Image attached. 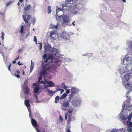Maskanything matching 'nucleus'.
I'll return each instance as SVG.
<instances>
[{
  "mask_svg": "<svg viewBox=\"0 0 132 132\" xmlns=\"http://www.w3.org/2000/svg\"><path fill=\"white\" fill-rule=\"evenodd\" d=\"M66 130H67V132H71L70 129L69 128L67 129H66Z\"/></svg>",
  "mask_w": 132,
  "mask_h": 132,
  "instance_id": "obj_52",
  "label": "nucleus"
},
{
  "mask_svg": "<svg viewBox=\"0 0 132 132\" xmlns=\"http://www.w3.org/2000/svg\"><path fill=\"white\" fill-rule=\"evenodd\" d=\"M10 67H8V70L10 71H11V70L10 69Z\"/></svg>",
  "mask_w": 132,
  "mask_h": 132,
  "instance_id": "obj_62",
  "label": "nucleus"
},
{
  "mask_svg": "<svg viewBox=\"0 0 132 132\" xmlns=\"http://www.w3.org/2000/svg\"><path fill=\"white\" fill-rule=\"evenodd\" d=\"M123 63L124 65H132V58L129 54H126L123 59Z\"/></svg>",
  "mask_w": 132,
  "mask_h": 132,
  "instance_id": "obj_3",
  "label": "nucleus"
},
{
  "mask_svg": "<svg viewBox=\"0 0 132 132\" xmlns=\"http://www.w3.org/2000/svg\"><path fill=\"white\" fill-rule=\"evenodd\" d=\"M60 91H61V94L64 92V90L63 89H61Z\"/></svg>",
  "mask_w": 132,
  "mask_h": 132,
  "instance_id": "obj_58",
  "label": "nucleus"
},
{
  "mask_svg": "<svg viewBox=\"0 0 132 132\" xmlns=\"http://www.w3.org/2000/svg\"><path fill=\"white\" fill-rule=\"evenodd\" d=\"M81 5L80 4H77L73 8V10H72L71 11V13L73 15H76L78 13L79 11V10Z\"/></svg>",
  "mask_w": 132,
  "mask_h": 132,
  "instance_id": "obj_5",
  "label": "nucleus"
},
{
  "mask_svg": "<svg viewBox=\"0 0 132 132\" xmlns=\"http://www.w3.org/2000/svg\"><path fill=\"white\" fill-rule=\"evenodd\" d=\"M44 86L45 88H47L49 86V85H45V84H44Z\"/></svg>",
  "mask_w": 132,
  "mask_h": 132,
  "instance_id": "obj_59",
  "label": "nucleus"
},
{
  "mask_svg": "<svg viewBox=\"0 0 132 132\" xmlns=\"http://www.w3.org/2000/svg\"><path fill=\"white\" fill-rule=\"evenodd\" d=\"M68 113L67 112L66 113L65 115V120H67V119L68 116Z\"/></svg>",
  "mask_w": 132,
  "mask_h": 132,
  "instance_id": "obj_41",
  "label": "nucleus"
},
{
  "mask_svg": "<svg viewBox=\"0 0 132 132\" xmlns=\"http://www.w3.org/2000/svg\"><path fill=\"white\" fill-rule=\"evenodd\" d=\"M74 23H75V21L72 23V24L74 26L75 25V24H74Z\"/></svg>",
  "mask_w": 132,
  "mask_h": 132,
  "instance_id": "obj_61",
  "label": "nucleus"
},
{
  "mask_svg": "<svg viewBox=\"0 0 132 132\" xmlns=\"http://www.w3.org/2000/svg\"><path fill=\"white\" fill-rule=\"evenodd\" d=\"M47 90L48 93L50 94H54L56 92V91H53L51 90H50L49 89H47Z\"/></svg>",
  "mask_w": 132,
  "mask_h": 132,
  "instance_id": "obj_30",
  "label": "nucleus"
},
{
  "mask_svg": "<svg viewBox=\"0 0 132 132\" xmlns=\"http://www.w3.org/2000/svg\"><path fill=\"white\" fill-rule=\"evenodd\" d=\"M78 91V90L76 88L72 87L71 89V94L70 96V98L71 99L74 95L77 93Z\"/></svg>",
  "mask_w": 132,
  "mask_h": 132,
  "instance_id": "obj_13",
  "label": "nucleus"
},
{
  "mask_svg": "<svg viewBox=\"0 0 132 132\" xmlns=\"http://www.w3.org/2000/svg\"><path fill=\"white\" fill-rule=\"evenodd\" d=\"M22 17L25 23H28V20L26 19V16L25 15H23Z\"/></svg>",
  "mask_w": 132,
  "mask_h": 132,
  "instance_id": "obj_29",
  "label": "nucleus"
},
{
  "mask_svg": "<svg viewBox=\"0 0 132 132\" xmlns=\"http://www.w3.org/2000/svg\"><path fill=\"white\" fill-rule=\"evenodd\" d=\"M56 11V15H57V16H62V15L63 14V11L59 8L57 9Z\"/></svg>",
  "mask_w": 132,
  "mask_h": 132,
  "instance_id": "obj_15",
  "label": "nucleus"
},
{
  "mask_svg": "<svg viewBox=\"0 0 132 132\" xmlns=\"http://www.w3.org/2000/svg\"><path fill=\"white\" fill-rule=\"evenodd\" d=\"M72 0H67L66 3L63 4L62 5L63 10L65 11H68L69 10L72 6V4L73 3Z\"/></svg>",
  "mask_w": 132,
  "mask_h": 132,
  "instance_id": "obj_4",
  "label": "nucleus"
},
{
  "mask_svg": "<svg viewBox=\"0 0 132 132\" xmlns=\"http://www.w3.org/2000/svg\"><path fill=\"white\" fill-rule=\"evenodd\" d=\"M55 62L57 64H58V63H59V62H60V61H59V60H56Z\"/></svg>",
  "mask_w": 132,
  "mask_h": 132,
  "instance_id": "obj_55",
  "label": "nucleus"
},
{
  "mask_svg": "<svg viewBox=\"0 0 132 132\" xmlns=\"http://www.w3.org/2000/svg\"><path fill=\"white\" fill-rule=\"evenodd\" d=\"M44 80L45 82L47 84H49V86L50 87H52L54 86V85L53 83V82L51 81H48L46 79H45Z\"/></svg>",
  "mask_w": 132,
  "mask_h": 132,
  "instance_id": "obj_21",
  "label": "nucleus"
},
{
  "mask_svg": "<svg viewBox=\"0 0 132 132\" xmlns=\"http://www.w3.org/2000/svg\"><path fill=\"white\" fill-rule=\"evenodd\" d=\"M69 105V102L68 101L66 102L64 101L63 102L62 105L63 107H67V110L69 112L71 113L72 112L73 109L72 108L68 106Z\"/></svg>",
  "mask_w": 132,
  "mask_h": 132,
  "instance_id": "obj_6",
  "label": "nucleus"
},
{
  "mask_svg": "<svg viewBox=\"0 0 132 132\" xmlns=\"http://www.w3.org/2000/svg\"><path fill=\"white\" fill-rule=\"evenodd\" d=\"M34 40L35 42L37 44V39L36 37L35 36L34 37Z\"/></svg>",
  "mask_w": 132,
  "mask_h": 132,
  "instance_id": "obj_40",
  "label": "nucleus"
},
{
  "mask_svg": "<svg viewBox=\"0 0 132 132\" xmlns=\"http://www.w3.org/2000/svg\"><path fill=\"white\" fill-rule=\"evenodd\" d=\"M31 121L32 125L35 129L37 132H40V131L38 128L39 127V125H37V123L36 120L33 118H32Z\"/></svg>",
  "mask_w": 132,
  "mask_h": 132,
  "instance_id": "obj_8",
  "label": "nucleus"
},
{
  "mask_svg": "<svg viewBox=\"0 0 132 132\" xmlns=\"http://www.w3.org/2000/svg\"><path fill=\"white\" fill-rule=\"evenodd\" d=\"M13 2L12 1H9L6 4V7H8L11 4L12 2Z\"/></svg>",
  "mask_w": 132,
  "mask_h": 132,
  "instance_id": "obj_34",
  "label": "nucleus"
},
{
  "mask_svg": "<svg viewBox=\"0 0 132 132\" xmlns=\"http://www.w3.org/2000/svg\"><path fill=\"white\" fill-rule=\"evenodd\" d=\"M130 92V91H128L126 93V97L127 98V100H125L124 101L122 105V108L121 111V112H122L124 110L130 111L132 110V105L131 104H130L131 98L130 97H129L128 96Z\"/></svg>",
  "mask_w": 132,
  "mask_h": 132,
  "instance_id": "obj_2",
  "label": "nucleus"
},
{
  "mask_svg": "<svg viewBox=\"0 0 132 132\" xmlns=\"http://www.w3.org/2000/svg\"><path fill=\"white\" fill-rule=\"evenodd\" d=\"M128 72L126 73L122 79L123 84L125 87L128 88L132 87L131 84H130L127 81L129 80L132 76V67L129 70H128Z\"/></svg>",
  "mask_w": 132,
  "mask_h": 132,
  "instance_id": "obj_1",
  "label": "nucleus"
},
{
  "mask_svg": "<svg viewBox=\"0 0 132 132\" xmlns=\"http://www.w3.org/2000/svg\"><path fill=\"white\" fill-rule=\"evenodd\" d=\"M20 73V71H17L16 72H15L14 74L15 76V77H17L18 78H19L20 76L19 75V74Z\"/></svg>",
  "mask_w": 132,
  "mask_h": 132,
  "instance_id": "obj_25",
  "label": "nucleus"
},
{
  "mask_svg": "<svg viewBox=\"0 0 132 132\" xmlns=\"http://www.w3.org/2000/svg\"><path fill=\"white\" fill-rule=\"evenodd\" d=\"M24 103L26 105L27 107H30V105L29 103V101L26 100L25 101Z\"/></svg>",
  "mask_w": 132,
  "mask_h": 132,
  "instance_id": "obj_26",
  "label": "nucleus"
},
{
  "mask_svg": "<svg viewBox=\"0 0 132 132\" xmlns=\"http://www.w3.org/2000/svg\"><path fill=\"white\" fill-rule=\"evenodd\" d=\"M42 132H45V130L44 129H42Z\"/></svg>",
  "mask_w": 132,
  "mask_h": 132,
  "instance_id": "obj_64",
  "label": "nucleus"
},
{
  "mask_svg": "<svg viewBox=\"0 0 132 132\" xmlns=\"http://www.w3.org/2000/svg\"><path fill=\"white\" fill-rule=\"evenodd\" d=\"M42 70H41L40 72V74L41 76H43L45 75L46 74V72L47 70L51 68V67H43Z\"/></svg>",
  "mask_w": 132,
  "mask_h": 132,
  "instance_id": "obj_12",
  "label": "nucleus"
},
{
  "mask_svg": "<svg viewBox=\"0 0 132 132\" xmlns=\"http://www.w3.org/2000/svg\"><path fill=\"white\" fill-rule=\"evenodd\" d=\"M71 115H70L69 116L68 119V123H70L71 121L72 120L71 119Z\"/></svg>",
  "mask_w": 132,
  "mask_h": 132,
  "instance_id": "obj_33",
  "label": "nucleus"
},
{
  "mask_svg": "<svg viewBox=\"0 0 132 132\" xmlns=\"http://www.w3.org/2000/svg\"><path fill=\"white\" fill-rule=\"evenodd\" d=\"M34 63L32 62V60L31 61V66H34Z\"/></svg>",
  "mask_w": 132,
  "mask_h": 132,
  "instance_id": "obj_50",
  "label": "nucleus"
},
{
  "mask_svg": "<svg viewBox=\"0 0 132 132\" xmlns=\"http://www.w3.org/2000/svg\"><path fill=\"white\" fill-rule=\"evenodd\" d=\"M27 18L28 20H29L31 18V16L28 15L27 16Z\"/></svg>",
  "mask_w": 132,
  "mask_h": 132,
  "instance_id": "obj_48",
  "label": "nucleus"
},
{
  "mask_svg": "<svg viewBox=\"0 0 132 132\" xmlns=\"http://www.w3.org/2000/svg\"><path fill=\"white\" fill-rule=\"evenodd\" d=\"M23 51V50L21 49H19L18 51V53H21Z\"/></svg>",
  "mask_w": 132,
  "mask_h": 132,
  "instance_id": "obj_47",
  "label": "nucleus"
},
{
  "mask_svg": "<svg viewBox=\"0 0 132 132\" xmlns=\"http://www.w3.org/2000/svg\"><path fill=\"white\" fill-rule=\"evenodd\" d=\"M39 87L38 86H36L34 88V92L36 93H37L39 92Z\"/></svg>",
  "mask_w": 132,
  "mask_h": 132,
  "instance_id": "obj_23",
  "label": "nucleus"
},
{
  "mask_svg": "<svg viewBox=\"0 0 132 132\" xmlns=\"http://www.w3.org/2000/svg\"><path fill=\"white\" fill-rule=\"evenodd\" d=\"M49 51L51 52H53L54 54H56L57 53V50L54 48H53L50 46V47L49 48Z\"/></svg>",
  "mask_w": 132,
  "mask_h": 132,
  "instance_id": "obj_18",
  "label": "nucleus"
},
{
  "mask_svg": "<svg viewBox=\"0 0 132 132\" xmlns=\"http://www.w3.org/2000/svg\"><path fill=\"white\" fill-rule=\"evenodd\" d=\"M110 132H117V130L116 129H113Z\"/></svg>",
  "mask_w": 132,
  "mask_h": 132,
  "instance_id": "obj_51",
  "label": "nucleus"
},
{
  "mask_svg": "<svg viewBox=\"0 0 132 132\" xmlns=\"http://www.w3.org/2000/svg\"><path fill=\"white\" fill-rule=\"evenodd\" d=\"M128 114H123L120 116L121 118L123 120H126L128 118Z\"/></svg>",
  "mask_w": 132,
  "mask_h": 132,
  "instance_id": "obj_22",
  "label": "nucleus"
},
{
  "mask_svg": "<svg viewBox=\"0 0 132 132\" xmlns=\"http://www.w3.org/2000/svg\"><path fill=\"white\" fill-rule=\"evenodd\" d=\"M12 63L13 64H14V63H16V61H15V60L13 61L12 62Z\"/></svg>",
  "mask_w": 132,
  "mask_h": 132,
  "instance_id": "obj_60",
  "label": "nucleus"
},
{
  "mask_svg": "<svg viewBox=\"0 0 132 132\" xmlns=\"http://www.w3.org/2000/svg\"><path fill=\"white\" fill-rule=\"evenodd\" d=\"M34 69V67H30V72L31 73Z\"/></svg>",
  "mask_w": 132,
  "mask_h": 132,
  "instance_id": "obj_44",
  "label": "nucleus"
},
{
  "mask_svg": "<svg viewBox=\"0 0 132 132\" xmlns=\"http://www.w3.org/2000/svg\"><path fill=\"white\" fill-rule=\"evenodd\" d=\"M18 64L19 65H22V63H20V61H19L18 63Z\"/></svg>",
  "mask_w": 132,
  "mask_h": 132,
  "instance_id": "obj_54",
  "label": "nucleus"
},
{
  "mask_svg": "<svg viewBox=\"0 0 132 132\" xmlns=\"http://www.w3.org/2000/svg\"><path fill=\"white\" fill-rule=\"evenodd\" d=\"M23 0H19V2H20L22 3L23 2Z\"/></svg>",
  "mask_w": 132,
  "mask_h": 132,
  "instance_id": "obj_63",
  "label": "nucleus"
},
{
  "mask_svg": "<svg viewBox=\"0 0 132 132\" xmlns=\"http://www.w3.org/2000/svg\"><path fill=\"white\" fill-rule=\"evenodd\" d=\"M69 34L66 32H63L61 35V36L66 41L69 40L70 38Z\"/></svg>",
  "mask_w": 132,
  "mask_h": 132,
  "instance_id": "obj_9",
  "label": "nucleus"
},
{
  "mask_svg": "<svg viewBox=\"0 0 132 132\" xmlns=\"http://www.w3.org/2000/svg\"><path fill=\"white\" fill-rule=\"evenodd\" d=\"M48 14H50L51 13V6H49L48 7Z\"/></svg>",
  "mask_w": 132,
  "mask_h": 132,
  "instance_id": "obj_32",
  "label": "nucleus"
},
{
  "mask_svg": "<svg viewBox=\"0 0 132 132\" xmlns=\"http://www.w3.org/2000/svg\"><path fill=\"white\" fill-rule=\"evenodd\" d=\"M2 35L1 36V38L2 39L3 41L4 38V34L3 32H2L1 33Z\"/></svg>",
  "mask_w": 132,
  "mask_h": 132,
  "instance_id": "obj_37",
  "label": "nucleus"
},
{
  "mask_svg": "<svg viewBox=\"0 0 132 132\" xmlns=\"http://www.w3.org/2000/svg\"><path fill=\"white\" fill-rule=\"evenodd\" d=\"M79 101L78 100H76L74 101H73V103L74 104H75L77 105V104L76 102L78 103H79Z\"/></svg>",
  "mask_w": 132,
  "mask_h": 132,
  "instance_id": "obj_38",
  "label": "nucleus"
},
{
  "mask_svg": "<svg viewBox=\"0 0 132 132\" xmlns=\"http://www.w3.org/2000/svg\"><path fill=\"white\" fill-rule=\"evenodd\" d=\"M132 117V112H131L129 114V116H128V119L131 120V118Z\"/></svg>",
  "mask_w": 132,
  "mask_h": 132,
  "instance_id": "obj_36",
  "label": "nucleus"
},
{
  "mask_svg": "<svg viewBox=\"0 0 132 132\" xmlns=\"http://www.w3.org/2000/svg\"><path fill=\"white\" fill-rule=\"evenodd\" d=\"M30 89L29 88L27 87L25 89V92L26 94H28L29 93Z\"/></svg>",
  "mask_w": 132,
  "mask_h": 132,
  "instance_id": "obj_28",
  "label": "nucleus"
},
{
  "mask_svg": "<svg viewBox=\"0 0 132 132\" xmlns=\"http://www.w3.org/2000/svg\"><path fill=\"white\" fill-rule=\"evenodd\" d=\"M126 45L132 52V41L130 40L127 41Z\"/></svg>",
  "mask_w": 132,
  "mask_h": 132,
  "instance_id": "obj_17",
  "label": "nucleus"
},
{
  "mask_svg": "<svg viewBox=\"0 0 132 132\" xmlns=\"http://www.w3.org/2000/svg\"><path fill=\"white\" fill-rule=\"evenodd\" d=\"M32 21L33 22L34 24L35 23V21H36V20L35 19V18L33 17L32 18Z\"/></svg>",
  "mask_w": 132,
  "mask_h": 132,
  "instance_id": "obj_46",
  "label": "nucleus"
},
{
  "mask_svg": "<svg viewBox=\"0 0 132 132\" xmlns=\"http://www.w3.org/2000/svg\"><path fill=\"white\" fill-rule=\"evenodd\" d=\"M67 96V94L66 93H64L60 97V99L61 100H62L65 98Z\"/></svg>",
  "mask_w": 132,
  "mask_h": 132,
  "instance_id": "obj_27",
  "label": "nucleus"
},
{
  "mask_svg": "<svg viewBox=\"0 0 132 132\" xmlns=\"http://www.w3.org/2000/svg\"><path fill=\"white\" fill-rule=\"evenodd\" d=\"M59 24L58 23L57 24L54 26V28H55V29H57L58 28V25Z\"/></svg>",
  "mask_w": 132,
  "mask_h": 132,
  "instance_id": "obj_39",
  "label": "nucleus"
},
{
  "mask_svg": "<svg viewBox=\"0 0 132 132\" xmlns=\"http://www.w3.org/2000/svg\"><path fill=\"white\" fill-rule=\"evenodd\" d=\"M44 51L43 52L45 53H46L48 51H49V48L50 47V45L49 44H46L44 46Z\"/></svg>",
  "mask_w": 132,
  "mask_h": 132,
  "instance_id": "obj_16",
  "label": "nucleus"
},
{
  "mask_svg": "<svg viewBox=\"0 0 132 132\" xmlns=\"http://www.w3.org/2000/svg\"><path fill=\"white\" fill-rule=\"evenodd\" d=\"M57 16V15H56V19L57 20V22L58 23H61L62 24V16Z\"/></svg>",
  "mask_w": 132,
  "mask_h": 132,
  "instance_id": "obj_20",
  "label": "nucleus"
},
{
  "mask_svg": "<svg viewBox=\"0 0 132 132\" xmlns=\"http://www.w3.org/2000/svg\"><path fill=\"white\" fill-rule=\"evenodd\" d=\"M70 93V91L68 89H67L66 91V93Z\"/></svg>",
  "mask_w": 132,
  "mask_h": 132,
  "instance_id": "obj_56",
  "label": "nucleus"
},
{
  "mask_svg": "<svg viewBox=\"0 0 132 132\" xmlns=\"http://www.w3.org/2000/svg\"><path fill=\"white\" fill-rule=\"evenodd\" d=\"M62 85L63 86V87L64 89L65 90H66L68 88L65 85V84L64 83H63L62 84Z\"/></svg>",
  "mask_w": 132,
  "mask_h": 132,
  "instance_id": "obj_35",
  "label": "nucleus"
},
{
  "mask_svg": "<svg viewBox=\"0 0 132 132\" xmlns=\"http://www.w3.org/2000/svg\"><path fill=\"white\" fill-rule=\"evenodd\" d=\"M39 47H42V43H39Z\"/></svg>",
  "mask_w": 132,
  "mask_h": 132,
  "instance_id": "obj_49",
  "label": "nucleus"
},
{
  "mask_svg": "<svg viewBox=\"0 0 132 132\" xmlns=\"http://www.w3.org/2000/svg\"><path fill=\"white\" fill-rule=\"evenodd\" d=\"M131 68V67H122L119 70V72L121 75H123L124 73H126Z\"/></svg>",
  "mask_w": 132,
  "mask_h": 132,
  "instance_id": "obj_7",
  "label": "nucleus"
},
{
  "mask_svg": "<svg viewBox=\"0 0 132 132\" xmlns=\"http://www.w3.org/2000/svg\"><path fill=\"white\" fill-rule=\"evenodd\" d=\"M56 35L55 32L54 31H52L51 32L50 34V36L51 38L53 39H55Z\"/></svg>",
  "mask_w": 132,
  "mask_h": 132,
  "instance_id": "obj_19",
  "label": "nucleus"
},
{
  "mask_svg": "<svg viewBox=\"0 0 132 132\" xmlns=\"http://www.w3.org/2000/svg\"><path fill=\"white\" fill-rule=\"evenodd\" d=\"M131 120L128 119L127 122V125L128 126L127 128V131L128 132H132V122H131ZM123 132H127V131L126 130Z\"/></svg>",
  "mask_w": 132,
  "mask_h": 132,
  "instance_id": "obj_10",
  "label": "nucleus"
},
{
  "mask_svg": "<svg viewBox=\"0 0 132 132\" xmlns=\"http://www.w3.org/2000/svg\"><path fill=\"white\" fill-rule=\"evenodd\" d=\"M31 7V5H29L25 7L24 9L25 10H24L23 13H26V11L29 10H30V9Z\"/></svg>",
  "mask_w": 132,
  "mask_h": 132,
  "instance_id": "obj_24",
  "label": "nucleus"
},
{
  "mask_svg": "<svg viewBox=\"0 0 132 132\" xmlns=\"http://www.w3.org/2000/svg\"><path fill=\"white\" fill-rule=\"evenodd\" d=\"M53 57V56L52 54L50 55L48 58L43 63H46V64L44 66H46V65H47L49 63L52 62Z\"/></svg>",
  "mask_w": 132,
  "mask_h": 132,
  "instance_id": "obj_11",
  "label": "nucleus"
},
{
  "mask_svg": "<svg viewBox=\"0 0 132 132\" xmlns=\"http://www.w3.org/2000/svg\"><path fill=\"white\" fill-rule=\"evenodd\" d=\"M40 83L41 84H45V82H44V81L43 80H41L40 81Z\"/></svg>",
  "mask_w": 132,
  "mask_h": 132,
  "instance_id": "obj_53",
  "label": "nucleus"
},
{
  "mask_svg": "<svg viewBox=\"0 0 132 132\" xmlns=\"http://www.w3.org/2000/svg\"><path fill=\"white\" fill-rule=\"evenodd\" d=\"M60 98L59 96H57L55 98V101L54 102L55 103H57L58 102L57 101L59 100Z\"/></svg>",
  "mask_w": 132,
  "mask_h": 132,
  "instance_id": "obj_31",
  "label": "nucleus"
},
{
  "mask_svg": "<svg viewBox=\"0 0 132 132\" xmlns=\"http://www.w3.org/2000/svg\"><path fill=\"white\" fill-rule=\"evenodd\" d=\"M62 21V24L63 25L64 24L67 23L69 20V17L66 15H64L63 16Z\"/></svg>",
  "mask_w": 132,
  "mask_h": 132,
  "instance_id": "obj_14",
  "label": "nucleus"
},
{
  "mask_svg": "<svg viewBox=\"0 0 132 132\" xmlns=\"http://www.w3.org/2000/svg\"><path fill=\"white\" fill-rule=\"evenodd\" d=\"M59 119L61 121V122H62L63 120V119L62 117L61 116H60L59 117Z\"/></svg>",
  "mask_w": 132,
  "mask_h": 132,
  "instance_id": "obj_45",
  "label": "nucleus"
},
{
  "mask_svg": "<svg viewBox=\"0 0 132 132\" xmlns=\"http://www.w3.org/2000/svg\"><path fill=\"white\" fill-rule=\"evenodd\" d=\"M23 25H22L21 26L20 30V32L21 33H22L23 31Z\"/></svg>",
  "mask_w": 132,
  "mask_h": 132,
  "instance_id": "obj_42",
  "label": "nucleus"
},
{
  "mask_svg": "<svg viewBox=\"0 0 132 132\" xmlns=\"http://www.w3.org/2000/svg\"><path fill=\"white\" fill-rule=\"evenodd\" d=\"M47 57V55L46 54H44V55L43 56V58L44 59H46Z\"/></svg>",
  "mask_w": 132,
  "mask_h": 132,
  "instance_id": "obj_43",
  "label": "nucleus"
},
{
  "mask_svg": "<svg viewBox=\"0 0 132 132\" xmlns=\"http://www.w3.org/2000/svg\"><path fill=\"white\" fill-rule=\"evenodd\" d=\"M42 79V77L41 76H40L38 78V80L40 81Z\"/></svg>",
  "mask_w": 132,
  "mask_h": 132,
  "instance_id": "obj_57",
  "label": "nucleus"
}]
</instances>
